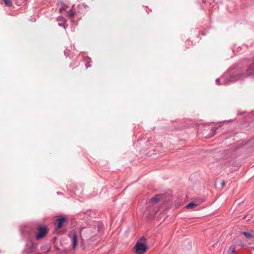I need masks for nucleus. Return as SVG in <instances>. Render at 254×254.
<instances>
[{
  "label": "nucleus",
  "mask_w": 254,
  "mask_h": 254,
  "mask_svg": "<svg viewBox=\"0 0 254 254\" xmlns=\"http://www.w3.org/2000/svg\"><path fill=\"white\" fill-rule=\"evenodd\" d=\"M36 230L38 232L35 234L32 229L28 228L24 231V235L29 239H31L35 235L36 240H39L45 237L49 232L47 227L41 224L37 225Z\"/></svg>",
  "instance_id": "nucleus-1"
},
{
  "label": "nucleus",
  "mask_w": 254,
  "mask_h": 254,
  "mask_svg": "<svg viewBox=\"0 0 254 254\" xmlns=\"http://www.w3.org/2000/svg\"><path fill=\"white\" fill-rule=\"evenodd\" d=\"M151 205H149L146 210L147 217L149 221L153 220L157 212L159 211V207L154 205V203L159 201V194H156L155 197L150 199Z\"/></svg>",
  "instance_id": "nucleus-2"
},
{
  "label": "nucleus",
  "mask_w": 254,
  "mask_h": 254,
  "mask_svg": "<svg viewBox=\"0 0 254 254\" xmlns=\"http://www.w3.org/2000/svg\"><path fill=\"white\" fill-rule=\"evenodd\" d=\"M146 238L144 236L141 237L138 241L133 248L137 254H143L147 250V247L145 244Z\"/></svg>",
  "instance_id": "nucleus-3"
},
{
  "label": "nucleus",
  "mask_w": 254,
  "mask_h": 254,
  "mask_svg": "<svg viewBox=\"0 0 254 254\" xmlns=\"http://www.w3.org/2000/svg\"><path fill=\"white\" fill-rule=\"evenodd\" d=\"M172 195V191L170 190L164 193H160V203L161 201H163L161 205L162 207H164V209L170 207V203L169 201L171 200Z\"/></svg>",
  "instance_id": "nucleus-4"
},
{
  "label": "nucleus",
  "mask_w": 254,
  "mask_h": 254,
  "mask_svg": "<svg viewBox=\"0 0 254 254\" xmlns=\"http://www.w3.org/2000/svg\"><path fill=\"white\" fill-rule=\"evenodd\" d=\"M30 240V241L25 244V248L22 251L23 254H34L36 252L37 244Z\"/></svg>",
  "instance_id": "nucleus-5"
},
{
  "label": "nucleus",
  "mask_w": 254,
  "mask_h": 254,
  "mask_svg": "<svg viewBox=\"0 0 254 254\" xmlns=\"http://www.w3.org/2000/svg\"><path fill=\"white\" fill-rule=\"evenodd\" d=\"M68 224V221L66 217L64 216H59V217L55 220V227L57 229H60L64 226H66Z\"/></svg>",
  "instance_id": "nucleus-6"
},
{
  "label": "nucleus",
  "mask_w": 254,
  "mask_h": 254,
  "mask_svg": "<svg viewBox=\"0 0 254 254\" xmlns=\"http://www.w3.org/2000/svg\"><path fill=\"white\" fill-rule=\"evenodd\" d=\"M254 73V63L250 65L245 70V72L240 75L241 77H247Z\"/></svg>",
  "instance_id": "nucleus-7"
},
{
  "label": "nucleus",
  "mask_w": 254,
  "mask_h": 254,
  "mask_svg": "<svg viewBox=\"0 0 254 254\" xmlns=\"http://www.w3.org/2000/svg\"><path fill=\"white\" fill-rule=\"evenodd\" d=\"M88 6L84 3H80L77 6V13L84 15L87 11Z\"/></svg>",
  "instance_id": "nucleus-8"
},
{
  "label": "nucleus",
  "mask_w": 254,
  "mask_h": 254,
  "mask_svg": "<svg viewBox=\"0 0 254 254\" xmlns=\"http://www.w3.org/2000/svg\"><path fill=\"white\" fill-rule=\"evenodd\" d=\"M57 21H59L58 25L64 27L65 29L68 27L67 20L63 16H59L57 18Z\"/></svg>",
  "instance_id": "nucleus-9"
},
{
  "label": "nucleus",
  "mask_w": 254,
  "mask_h": 254,
  "mask_svg": "<svg viewBox=\"0 0 254 254\" xmlns=\"http://www.w3.org/2000/svg\"><path fill=\"white\" fill-rule=\"evenodd\" d=\"M58 4L60 6L59 12L62 13L64 10H66L67 8L69 7L68 5L64 3L62 0L58 2Z\"/></svg>",
  "instance_id": "nucleus-10"
},
{
  "label": "nucleus",
  "mask_w": 254,
  "mask_h": 254,
  "mask_svg": "<svg viewBox=\"0 0 254 254\" xmlns=\"http://www.w3.org/2000/svg\"><path fill=\"white\" fill-rule=\"evenodd\" d=\"M77 236L76 233L75 232H73L72 233V249L74 250L75 248L77 245Z\"/></svg>",
  "instance_id": "nucleus-11"
},
{
  "label": "nucleus",
  "mask_w": 254,
  "mask_h": 254,
  "mask_svg": "<svg viewBox=\"0 0 254 254\" xmlns=\"http://www.w3.org/2000/svg\"><path fill=\"white\" fill-rule=\"evenodd\" d=\"M40 249L43 252V254H47L49 253L50 251V247L47 245H43L41 246Z\"/></svg>",
  "instance_id": "nucleus-12"
},
{
  "label": "nucleus",
  "mask_w": 254,
  "mask_h": 254,
  "mask_svg": "<svg viewBox=\"0 0 254 254\" xmlns=\"http://www.w3.org/2000/svg\"><path fill=\"white\" fill-rule=\"evenodd\" d=\"M192 45V42L190 40H187L183 46V50L184 51L187 50L188 49L190 48Z\"/></svg>",
  "instance_id": "nucleus-13"
},
{
  "label": "nucleus",
  "mask_w": 254,
  "mask_h": 254,
  "mask_svg": "<svg viewBox=\"0 0 254 254\" xmlns=\"http://www.w3.org/2000/svg\"><path fill=\"white\" fill-rule=\"evenodd\" d=\"M79 65V61L78 60L73 61L69 64V67L73 69L76 67H77Z\"/></svg>",
  "instance_id": "nucleus-14"
},
{
  "label": "nucleus",
  "mask_w": 254,
  "mask_h": 254,
  "mask_svg": "<svg viewBox=\"0 0 254 254\" xmlns=\"http://www.w3.org/2000/svg\"><path fill=\"white\" fill-rule=\"evenodd\" d=\"M74 5H73L71 9H70L69 10L67 11V16L70 17L72 18L74 15L75 13H77L76 12L73 11V7Z\"/></svg>",
  "instance_id": "nucleus-15"
},
{
  "label": "nucleus",
  "mask_w": 254,
  "mask_h": 254,
  "mask_svg": "<svg viewBox=\"0 0 254 254\" xmlns=\"http://www.w3.org/2000/svg\"><path fill=\"white\" fill-rule=\"evenodd\" d=\"M198 205V204L194 202H190L187 206L186 208L188 209L190 208H193Z\"/></svg>",
  "instance_id": "nucleus-16"
},
{
  "label": "nucleus",
  "mask_w": 254,
  "mask_h": 254,
  "mask_svg": "<svg viewBox=\"0 0 254 254\" xmlns=\"http://www.w3.org/2000/svg\"><path fill=\"white\" fill-rule=\"evenodd\" d=\"M228 252L230 254H235V247L233 245L231 246L229 248Z\"/></svg>",
  "instance_id": "nucleus-17"
},
{
  "label": "nucleus",
  "mask_w": 254,
  "mask_h": 254,
  "mask_svg": "<svg viewBox=\"0 0 254 254\" xmlns=\"http://www.w3.org/2000/svg\"><path fill=\"white\" fill-rule=\"evenodd\" d=\"M242 233L247 238H252L254 237L251 233L247 232H242Z\"/></svg>",
  "instance_id": "nucleus-18"
},
{
  "label": "nucleus",
  "mask_w": 254,
  "mask_h": 254,
  "mask_svg": "<svg viewBox=\"0 0 254 254\" xmlns=\"http://www.w3.org/2000/svg\"><path fill=\"white\" fill-rule=\"evenodd\" d=\"M4 2L5 4L8 6H12L13 5L12 2L11 0H2Z\"/></svg>",
  "instance_id": "nucleus-19"
},
{
  "label": "nucleus",
  "mask_w": 254,
  "mask_h": 254,
  "mask_svg": "<svg viewBox=\"0 0 254 254\" xmlns=\"http://www.w3.org/2000/svg\"><path fill=\"white\" fill-rule=\"evenodd\" d=\"M95 240V238H94V237H91V238H86V241L88 242V244H91L90 243L91 241L93 242Z\"/></svg>",
  "instance_id": "nucleus-20"
},
{
  "label": "nucleus",
  "mask_w": 254,
  "mask_h": 254,
  "mask_svg": "<svg viewBox=\"0 0 254 254\" xmlns=\"http://www.w3.org/2000/svg\"><path fill=\"white\" fill-rule=\"evenodd\" d=\"M85 66H86V68L91 67V62L90 61L87 62L85 64Z\"/></svg>",
  "instance_id": "nucleus-21"
},
{
  "label": "nucleus",
  "mask_w": 254,
  "mask_h": 254,
  "mask_svg": "<svg viewBox=\"0 0 254 254\" xmlns=\"http://www.w3.org/2000/svg\"><path fill=\"white\" fill-rule=\"evenodd\" d=\"M216 84H217V85H221V83H220V79H219V78H217V79H216Z\"/></svg>",
  "instance_id": "nucleus-22"
},
{
  "label": "nucleus",
  "mask_w": 254,
  "mask_h": 254,
  "mask_svg": "<svg viewBox=\"0 0 254 254\" xmlns=\"http://www.w3.org/2000/svg\"><path fill=\"white\" fill-rule=\"evenodd\" d=\"M67 50H65V51H64V53H65V54L67 53ZM68 52H69V50H68Z\"/></svg>",
  "instance_id": "nucleus-23"
},
{
  "label": "nucleus",
  "mask_w": 254,
  "mask_h": 254,
  "mask_svg": "<svg viewBox=\"0 0 254 254\" xmlns=\"http://www.w3.org/2000/svg\"><path fill=\"white\" fill-rule=\"evenodd\" d=\"M67 50H65V51H64V53H65V54L67 53ZM68 52H69V50H68Z\"/></svg>",
  "instance_id": "nucleus-24"
},
{
  "label": "nucleus",
  "mask_w": 254,
  "mask_h": 254,
  "mask_svg": "<svg viewBox=\"0 0 254 254\" xmlns=\"http://www.w3.org/2000/svg\"><path fill=\"white\" fill-rule=\"evenodd\" d=\"M201 34L203 36H204L205 35L204 33H201Z\"/></svg>",
  "instance_id": "nucleus-25"
},
{
  "label": "nucleus",
  "mask_w": 254,
  "mask_h": 254,
  "mask_svg": "<svg viewBox=\"0 0 254 254\" xmlns=\"http://www.w3.org/2000/svg\"><path fill=\"white\" fill-rule=\"evenodd\" d=\"M224 184H225V182H224V181H223V182H222V185H224Z\"/></svg>",
  "instance_id": "nucleus-26"
},
{
  "label": "nucleus",
  "mask_w": 254,
  "mask_h": 254,
  "mask_svg": "<svg viewBox=\"0 0 254 254\" xmlns=\"http://www.w3.org/2000/svg\"><path fill=\"white\" fill-rule=\"evenodd\" d=\"M37 254H43V253H38Z\"/></svg>",
  "instance_id": "nucleus-27"
}]
</instances>
